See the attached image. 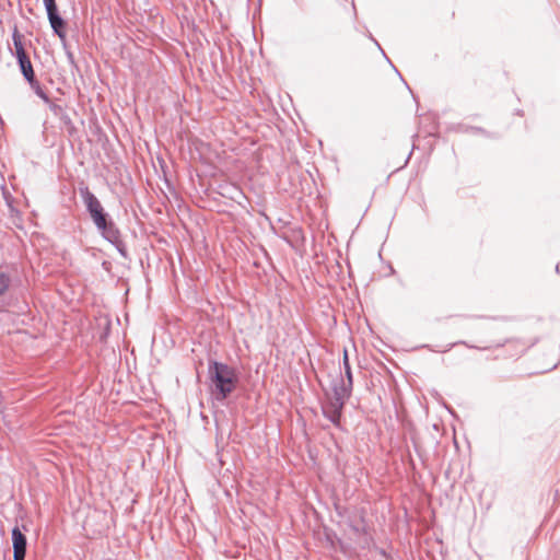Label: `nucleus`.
Returning a JSON list of instances; mask_svg holds the SVG:
<instances>
[{
  "label": "nucleus",
  "mask_w": 560,
  "mask_h": 560,
  "mask_svg": "<svg viewBox=\"0 0 560 560\" xmlns=\"http://www.w3.org/2000/svg\"><path fill=\"white\" fill-rule=\"evenodd\" d=\"M11 279L8 273L0 271V295L3 294L9 285H10Z\"/></svg>",
  "instance_id": "9"
},
{
  "label": "nucleus",
  "mask_w": 560,
  "mask_h": 560,
  "mask_svg": "<svg viewBox=\"0 0 560 560\" xmlns=\"http://www.w3.org/2000/svg\"><path fill=\"white\" fill-rule=\"evenodd\" d=\"M343 366H345V373H346L347 381L352 383V373H351V368L349 364L348 351L346 349L343 350Z\"/></svg>",
  "instance_id": "10"
},
{
  "label": "nucleus",
  "mask_w": 560,
  "mask_h": 560,
  "mask_svg": "<svg viewBox=\"0 0 560 560\" xmlns=\"http://www.w3.org/2000/svg\"><path fill=\"white\" fill-rule=\"evenodd\" d=\"M47 104L55 116L59 117L65 124L70 122V117L67 115L66 110L60 105L51 101H49V103Z\"/></svg>",
  "instance_id": "8"
},
{
  "label": "nucleus",
  "mask_w": 560,
  "mask_h": 560,
  "mask_svg": "<svg viewBox=\"0 0 560 560\" xmlns=\"http://www.w3.org/2000/svg\"><path fill=\"white\" fill-rule=\"evenodd\" d=\"M11 538L13 545V560H25L27 538L19 526L12 528Z\"/></svg>",
  "instance_id": "5"
},
{
  "label": "nucleus",
  "mask_w": 560,
  "mask_h": 560,
  "mask_svg": "<svg viewBox=\"0 0 560 560\" xmlns=\"http://www.w3.org/2000/svg\"><path fill=\"white\" fill-rule=\"evenodd\" d=\"M45 9L47 11V16L50 23L51 28L55 34L61 39L65 40L66 32H65V21L58 14L56 0H43Z\"/></svg>",
  "instance_id": "4"
},
{
  "label": "nucleus",
  "mask_w": 560,
  "mask_h": 560,
  "mask_svg": "<svg viewBox=\"0 0 560 560\" xmlns=\"http://www.w3.org/2000/svg\"><path fill=\"white\" fill-rule=\"evenodd\" d=\"M408 459L410 460V463L413 465L412 463V457L411 456H408Z\"/></svg>",
  "instance_id": "14"
},
{
  "label": "nucleus",
  "mask_w": 560,
  "mask_h": 560,
  "mask_svg": "<svg viewBox=\"0 0 560 560\" xmlns=\"http://www.w3.org/2000/svg\"><path fill=\"white\" fill-rule=\"evenodd\" d=\"M345 404L329 398L328 402L323 406L324 416L335 425L340 424L341 411Z\"/></svg>",
  "instance_id": "6"
},
{
  "label": "nucleus",
  "mask_w": 560,
  "mask_h": 560,
  "mask_svg": "<svg viewBox=\"0 0 560 560\" xmlns=\"http://www.w3.org/2000/svg\"><path fill=\"white\" fill-rule=\"evenodd\" d=\"M13 44L15 47L18 62L23 77L30 82V84H34L35 74L33 66L31 63L28 56L25 52L21 36L16 32L13 34Z\"/></svg>",
  "instance_id": "3"
},
{
  "label": "nucleus",
  "mask_w": 560,
  "mask_h": 560,
  "mask_svg": "<svg viewBox=\"0 0 560 560\" xmlns=\"http://www.w3.org/2000/svg\"><path fill=\"white\" fill-rule=\"evenodd\" d=\"M351 389L352 383L341 378L337 384H335L332 388V396L330 398L345 404L351 394Z\"/></svg>",
  "instance_id": "7"
},
{
  "label": "nucleus",
  "mask_w": 560,
  "mask_h": 560,
  "mask_svg": "<svg viewBox=\"0 0 560 560\" xmlns=\"http://www.w3.org/2000/svg\"><path fill=\"white\" fill-rule=\"evenodd\" d=\"M352 529L358 534L360 533V528L358 526H352Z\"/></svg>",
  "instance_id": "13"
},
{
  "label": "nucleus",
  "mask_w": 560,
  "mask_h": 560,
  "mask_svg": "<svg viewBox=\"0 0 560 560\" xmlns=\"http://www.w3.org/2000/svg\"><path fill=\"white\" fill-rule=\"evenodd\" d=\"M208 373L212 395L217 400H224L236 387L238 378L235 370L224 363L210 362Z\"/></svg>",
  "instance_id": "2"
},
{
  "label": "nucleus",
  "mask_w": 560,
  "mask_h": 560,
  "mask_svg": "<svg viewBox=\"0 0 560 560\" xmlns=\"http://www.w3.org/2000/svg\"><path fill=\"white\" fill-rule=\"evenodd\" d=\"M31 86L33 88V90L35 91V93L45 102V103H49V97L47 96V94L42 90L39 83L34 80V84H31Z\"/></svg>",
  "instance_id": "11"
},
{
  "label": "nucleus",
  "mask_w": 560,
  "mask_h": 560,
  "mask_svg": "<svg viewBox=\"0 0 560 560\" xmlns=\"http://www.w3.org/2000/svg\"><path fill=\"white\" fill-rule=\"evenodd\" d=\"M214 459L217 460L219 466H221V467L224 466L225 462L223 460L222 456L214 457Z\"/></svg>",
  "instance_id": "12"
},
{
  "label": "nucleus",
  "mask_w": 560,
  "mask_h": 560,
  "mask_svg": "<svg viewBox=\"0 0 560 560\" xmlns=\"http://www.w3.org/2000/svg\"><path fill=\"white\" fill-rule=\"evenodd\" d=\"M81 196L91 219L100 233L110 243L119 240V231L115 223L108 219L100 200L88 188L81 189Z\"/></svg>",
  "instance_id": "1"
}]
</instances>
